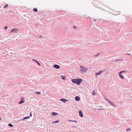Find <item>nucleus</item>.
Here are the masks:
<instances>
[{
  "label": "nucleus",
  "mask_w": 132,
  "mask_h": 132,
  "mask_svg": "<svg viewBox=\"0 0 132 132\" xmlns=\"http://www.w3.org/2000/svg\"><path fill=\"white\" fill-rule=\"evenodd\" d=\"M71 80L72 82L76 84L77 85H79L82 82V79L80 78L72 79Z\"/></svg>",
  "instance_id": "1"
},
{
  "label": "nucleus",
  "mask_w": 132,
  "mask_h": 132,
  "mask_svg": "<svg viewBox=\"0 0 132 132\" xmlns=\"http://www.w3.org/2000/svg\"><path fill=\"white\" fill-rule=\"evenodd\" d=\"M80 68L82 71L85 72H86L87 70V68L82 66H80Z\"/></svg>",
  "instance_id": "2"
},
{
  "label": "nucleus",
  "mask_w": 132,
  "mask_h": 132,
  "mask_svg": "<svg viewBox=\"0 0 132 132\" xmlns=\"http://www.w3.org/2000/svg\"><path fill=\"white\" fill-rule=\"evenodd\" d=\"M19 29H12L11 31V32H15L17 33L18 32Z\"/></svg>",
  "instance_id": "3"
},
{
  "label": "nucleus",
  "mask_w": 132,
  "mask_h": 132,
  "mask_svg": "<svg viewBox=\"0 0 132 132\" xmlns=\"http://www.w3.org/2000/svg\"><path fill=\"white\" fill-rule=\"evenodd\" d=\"M53 67L57 69H59L60 68V66L59 65L56 64L54 65Z\"/></svg>",
  "instance_id": "4"
},
{
  "label": "nucleus",
  "mask_w": 132,
  "mask_h": 132,
  "mask_svg": "<svg viewBox=\"0 0 132 132\" xmlns=\"http://www.w3.org/2000/svg\"><path fill=\"white\" fill-rule=\"evenodd\" d=\"M80 116L81 117H83V114L82 111H80L79 112Z\"/></svg>",
  "instance_id": "5"
},
{
  "label": "nucleus",
  "mask_w": 132,
  "mask_h": 132,
  "mask_svg": "<svg viewBox=\"0 0 132 132\" xmlns=\"http://www.w3.org/2000/svg\"><path fill=\"white\" fill-rule=\"evenodd\" d=\"M103 72V71H100L98 72L96 74V76H97L98 75H100Z\"/></svg>",
  "instance_id": "6"
},
{
  "label": "nucleus",
  "mask_w": 132,
  "mask_h": 132,
  "mask_svg": "<svg viewBox=\"0 0 132 132\" xmlns=\"http://www.w3.org/2000/svg\"><path fill=\"white\" fill-rule=\"evenodd\" d=\"M121 73H120V72L119 73V74L120 76V78L122 79H123L124 78V77L122 76V75L121 74Z\"/></svg>",
  "instance_id": "7"
},
{
  "label": "nucleus",
  "mask_w": 132,
  "mask_h": 132,
  "mask_svg": "<svg viewBox=\"0 0 132 132\" xmlns=\"http://www.w3.org/2000/svg\"><path fill=\"white\" fill-rule=\"evenodd\" d=\"M75 99L77 101H79L80 100V98L78 96H77L75 97Z\"/></svg>",
  "instance_id": "8"
},
{
  "label": "nucleus",
  "mask_w": 132,
  "mask_h": 132,
  "mask_svg": "<svg viewBox=\"0 0 132 132\" xmlns=\"http://www.w3.org/2000/svg\"><path fill=\"white\" fill-rule=\"evenodd\" d=\"M60 100L64 102H65L67 101V100H66V99H61Z\"/></svg>",
  "instance_id": "9"
},
{
  "label": "nucleus",
  "mask_w": 132,
  "mask_h": 132,
  "mask_svg": "<svg viewBox=\"0 0 132 132\" xmlns=\"http://www.w3.org/2000/svg\"><path fill=\"white\" fill-rule=\"evenodd\" d=\"M59 122V120H56V121H53L52 123H58Z\"/></svg>",
  "instance_id": "10"
},
{
  "label": "nucleus",
  "mask_w": 132,
  "mask_h": 132,
  "mask_svg": "<svg viewBox=\"0 0 132 132\" xmlns=\"http://www.w3.org/2000/svg\"><path fill=\"white\" fill-rule=\"evenodd\" d=\"M92 94L93 95H95V90L93 91L92 93Z\"/></svg>",
  "instance_id": "11"
},
{
  "label": "nucleus",
  "mask_w": 132,
  "mask_h": 132,
  "mask_svg": "<svg viewBox=\"0 0 132 132\" xmlns=\"http://www.w3.org/2000/svg\"><path fill=\"white\" fill-rule=\"evenodd\" d=\"M33 11H35L36 12H37L38 11V10L36 8H34L33 9Z\"/></svg>",
  "instance_id": "12"
},
{
  "label": "nucleus",
  "mask_w": 132,
  "mask_h": 132,
  "mask_svg": "<svg viewBox=\"0 0 132 132\" xmlns=\"http://www.w3.org/2000/svg\"><path fill=\"white\" fill-rule=\"evenodd\" d=\"M24 101H22L19 102V104H20L24 103Z\"/></svg>",
  "instance_id": "13"
},
{
  "label": "nucleus",
  "mask_w": 132,
  "mask_h": 132,
  "mask_svg": "<svg viewBox=\"0 0 132 132\" xmlns=\"http://www.w3.org/2000/svg\"><path fill=\"white\" fill-rule=\"evenodd\" d=\"M52 114L53 115V116H55V115L57 114V113H56L55 112H54L52 113Z\"/></svg>",
  "instance_id": "14"
},
{
  "label": "nucleus",
  "mask_w": 132,
  "mask_h": 132,
  "mask_svg": "<svg viewBox=\"0 0 132 132\" xmlns=\"http://www.w3.org/2000/svg\"><path fill=\"white\" fill-rule=\"evenodd\" d=\"M8 4H6V5H5L4 6V8H6L8 6Z\"/></svg>",
  "instance_id": "15"
},
{
  "label": "nucleus",
  "mask_w": 132,
  "mask_h": 132,
  "mask_svg": "<svg viewBox=\"0 0 132 132\" xmlns=\"http://www.w3.org/2000/svg\"><path fill=\"white\" fill-rule=\"evenodd\" d=\"M35 93L37 94H41V92H35Z\"/></svg>",
  "instance_id": "16"
},
{
  "label": "nucleus",
  "mask_w": 132,
  "mask_h": 132,
  "mask_svg": "<svg viewBox=\"0 0 132 132\" xmlns=\"http://www.w3.org/2000/svg\"><path fill=\"white\" fill-rule=\"evenodd\" d=\"M61 78L63 80H65V77L64 76H61Z\"/></svg>",
  "instance_id": "17"
},
{
  "label": "nucleus",
  "mask_w": 132,
  "mask_h": 132,
  "mask_svg": "<svg viewBox=\"0 0 132 132\" xmlns=\"http://www.w3.org/2000/svg\"><path fill=\"white\" fill-rule=\"evenodd\" d=\"M110 104L111 105H112L113 106H115L114 104L112 102H111Z\"/></svg>",
  "instance_id": "18"
},
{
  "label": "nucleus",
  "mask_w": 132,
  "mask_h": 132,
  "mask_svg": "<svg viewBox=\"0 0 132 132\" xmlns=\"http://www.w3.org/2000/svg\"><path fill=\"white\" fill-rule=\"evenodd\" d=\"M30 118V117H24L23 119H29Z\"/></svg>",
  "instance_id": "19"
},
{
  "label": "nucleus",
  "mask_w": 132,
  "mask_h": 132,
  "mask_svg": "<svg viewBox=\"0 0 132 132\" xmlns=\"http://www.w3.org/2000/svg\"><path fill=\"white\" fill-rule=\"evenodd\" d=\"M116 12L117 13V14H116V15L119 14L120 13V12L119 11H116Z\"/></svg>",
  "instance_id": "20"
},
{
  "label": "nucleus",
  "mask_w": 132,
  "mask_h": 132,
  "mask_svg": "<svg viewBox=\"0 0 132 132\" xmlns=\"http://www.w3.org/2000/svg\"><path fill=\"white\" fill-rule=\"evenodd\" d=\"M8 125L10 127H12L13 126V125L11 124H9Z\"/></svg>",
  "instance_id": "21"
},
{
  "label": "nucleus",
  "mask_w": 132,
  "mask_h": 132,
  "mask_svg": "<svg viewBox=\"0 0 132 132\" xmlns=\"http://www.w3.org/2000/svg\"><path fill=\"white\" fill-rule=\"evenodd\" d=\"M131 130L130 129V128H128V129H126V131H129L130 130Z\"/></svg>",
  "instance_id": "22"
},
{
  "label": "nucleus",
  "mask_w": 132,
  "mask_h": 132,
  "mask_svg": "<svg viewBox=\"0 0 132 132\" xmlns=\"http://www.w3.org/2000/svg\"><path fill=\"white\" fill-rule=\"evenodd\" d=\"M68 121H70V122H72V121H74V122H75V121H73V120H69Z\"/></svg>",
  "instance_id": "23"
},
{
  "label": "nucleus",
  "mask_w": 132,
  "mask_h": 132,
  "mask_svg": "<svg viewBox=\"0 0 132 132\" xmlns=\"http://www.w3.org/2000/svg\"><path fill=\"white\" fill-rule=\"evenodd\" d=\"M7 26H5V27H4V29L5 30H6L7 29Z\"/></svg>",
  "instance_id": "24"
},
{
  "label": "nucleus",
  "mask_w": 132,
  "mask_h": 132,
  "mask_svg": "<svg viewBox=\"0 0 132 132\" xmlns=\"http://www.w3.org/2000/svg\"><path fill=\"white\" fill-rule=\"evenodd\" d=\"M126 72V71H122L120 72V73H122L123 72Z\"/></svg>",
  "instance_id": "25"
},
{
  "label": "nucleus",
  "mask_w": 132,
  "mask_h": 132,
  "mask_svg": "<svg viewBox=\"0 0 132 132\" xmlns=\"http://www.w3.org/2000/svg\"><path fill=\"white\" fill-rule=\"evenodd\" d=\"M21 100L22 101H24V98L22 97L21 98Z\"/></svg>",
  "instance_id": "26"
},
{
  "label": "nucleus",
  "mask_w": 132,
  "mask_h": 132,
  "mask_svg": "<svg viewBox=\"0 0 132 132\" xmlns=\"http://www.w3.org/2000/svg\"><path fill=\"white\" fill-rule=\"evenodd\" d=\"M32 116V114H31V112L30 113V117H31Z\"/></svg>",
  "instance_id": "27"
},
{
  "label": "nucleus",
  "mask_w": 132,
  "mask_h": 132,
  "mask_svg": "<svg viewBox=\"0 0 132 132\" xmlns=\"http://www.w3.org/2000/svg\"><path fill=\"white\" fill-rule=\"evenodd\" d=\"M39 65V66H40V64H39V62H37V63Z\"/></svg>",
  "instance_id": "28"
},
{
  "label": "nucleus",
  "mask_w": 132,
  "mask_h": 132,
  "mask_svg": "<svg viewBox=\"0 0 132 132\" xmlns=\"http://www.w3.org/2000/svg\"><path fill=\"white\" fill-rule=\"evenodd\" d=\"M126 54H127V55H130V54H129V53H126Z\"/></svg>",
  "instance_id": "29"
},
{
  "label": "nucleus",
  "mask_w": 132,
  "mask_h": 132,
  "mask_svg": "<svg viewBox=\"0 0 132 132\" xmlns=\"http://www.w3.org/2000/svg\"><path fill=\"white\" fill-rule=\"evenodd\" d=\"M108 102H109V103H110V102H111L110 101H109H109H108Z\"/></svg>",
  "instance_id": "30"
},
{
  "label": "nucleus",
  "mask_w": 132,
  "mask_h": 132,
  "mask_svg": "<svg viewBox=\"0 0 132 132\" xmlns=\"http://www.w3.org/2000/svg\"><path fill=\"white\" fill-rule=\"evenodd\" d=\"M32 60H33V61H35V62H36V60H34V59H32Z\"/></svg>",
  "instance_id": "31"
},
{
  "label": "nucleus",
  "mask_w": 132,
  "mask_h": 132,
  "mask_svg": "<svg viewBox=\"0 0 132 132\" xmlns=\"http://www.w3.org/2000/svg\"><path fill=\"white\" fill-rule=\"evenodd\" d=\"M73 27L75 28H76V27L75 26H74Z\"/></svg>",
  "instance_id": "32"
},
{
  "label": "nucleus",
  "mask_w": 132,
  "mask_h": 132,
  "mask_svg": "<svg viewBox=\"0 0 132 132\" xmlns=\"http://www.w3.org/2000/svg\"><path fill=\"white\" fill-rule=\"evenodd\" d=\"M98 55H99V54H98L97 55H96V56L95 55V56H97Z\"/></svg>",
  "instance_id": "33"
},
{
  "label": "nucleus",
  "mask_w": 132,
  "mask_h": 132,
  "mask_svg": "<svg viewBox=\"0 0 132 132\" xmlns=\"http://www.w3.org/2000/svg\"><path fill=\"white\" fill-rule=\"evenodd\" d=\"M36 62L37 63V62H38L37 61H36Z\"/></svg>",
  "instance_id": "34"
},
{
  "label": "nucleus",
  "mask_w": 132,
  "mask_h": 132,
  "mask_svg": "<svg viewBox=\"0 0 132 132\" xmlns=\"http://www.w3.org/2000/svg\"><path fill=\"white\" fill-rule=\"evenodd\" d=\"M1 120V118H0V120Z\"/></svg>",
  "instance_id": "35"
}]
</instances>
